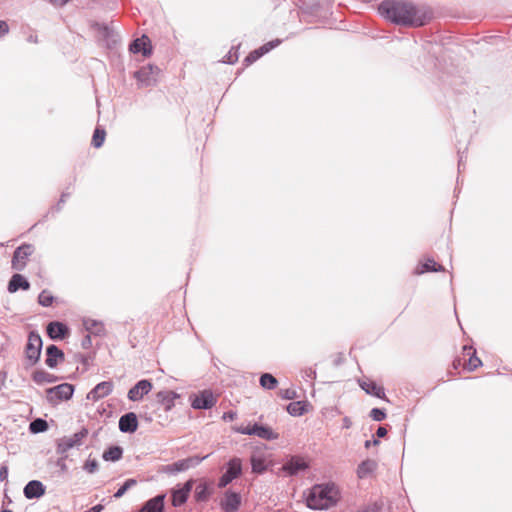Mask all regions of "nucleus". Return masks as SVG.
I'll return each instance as SVG.
<instances>
[{
  "mask_svg": "<svg viewBox=\"0 0 512 512\" xmlns=\"http://www.w3.org/2000/svg\"><path fill=\"white\" fill-rule=\"evenodd\" d=\"M379 13L393 23L406 26H423L428 16L419 11L413 4L397 1L384 0L378 7Z\"/></svg>",
  "mask_w": 512,
  "mask_h": 512,
  "instance_id": "f257e3e1",
  "label": "nucleus"
},
{
  "mask_svg": "<svg viewBox=\"0 0 512 512\" xmlns=\"http://www.w3.org/2000/svg\"><path fill=\"white\" fill-rule=\"evenodd\" d=\"M339 498L338 488L334 484L315 485L307 497V506L311 509H327L336 504Z\"/></svg>",
  "mask_w": 512,
  "mask_h": 512,
  "instance_id": "f03ea898",
  "label": "nucleus"
},
{
  "mask_svg": "<svg viewBox=\"0 0 512 512\" xmlns=\"http://www.w3.org/2000/svg\"><path fill=\"white\" fill-rule=\"evenodd\" d=\"M42 338L37 332H30L28 335V341L25 347V356L29 361L30 365H34L39 361L42 351Z\"/></svg>",
  "mask_w": 512,
  "mask_h": 512,
  "instance_id": "7ed1b4c3",
  "label": "nucleus"
},
{
  "mask_svg": "<svg viewBox=\"0 0 512 512\" xmlns=\"http://www.w3.org/2000/svg\"><path fill=\"white\" fill-rule=\"evenodd\" d=\"M74 393V386L69 383H62L46 390V399L52 404L56 405L61 401L69 400Z\"/></svg>",
  "mask_w": 512,
  "mask_h": 512,
  "instance_id": "20e7f679",
  "label": "nucleus"
},
{
  "mask_svg": "<svg viewBox=\"0 0 512 512\" xmlns=\"http://www.w3.org/2000/svg\"><path fill=\"white\" fill-rule=\"evenodd\" d=\"M242 473V461L240 458L234 457L227 463L225 473L220 477L218 482L219 488H224L234 479L238 478Z\"/></svg>",
  "mask_w": 512,
  "mask_h": 512,
  "instance_id": "39448f33",
  "label": "nucleus"
},
{
  "mask_svg": "<svg viewBox=\"0 0 512 512\" xmlns=\"http://www.w3.org/2000/svg\"><path fill=\"white\" fill-rule=\"evenodd\" d=\"M34 248L30 244H23L19 246L13 254L12 268L17 271H22L26 266L27 258L33 253Z\"/></svg>",
  "mask_w": 512,
  "mask_h": 512,
  "instance_id": "423d86ee",
  "label": "nucleus"
},
{
  "mask_svg": "<svg viewBox=\"0 0 512 512\" xmlns=\"http://www.w3.org/2000/svg\"><path fill=\"white\" fill-rule=\"evenodd\" d=\"M216 404V399L211 391L204 390L191 397V406L194 409H210Z\"/></svg>",
  "mask_w": 512,
  "mask_h": 512,
  "instance_id": "0eeeda50",
  "label": "nucleus"
},
{
  "mask_svg": "<svg viewBox=\"0 0 512 512\" xmlns=\"http://www.w3.org/2000/svg\"><path fill=\"white\" fill-rule=\"evenodd\" d=\"M207 456L202 458L199 457H189L186 459L179 460L173 464L165 466L164 470L168 473H178L188 470L191 467H195L201 463Z\"/></svg>",
  "mask_w": 512,
  "mask_h": 512,
  "instance_id": "6e6552de",
  "label": "nucleus"
},
{
  "mask_svg": "<svg viewBox=\"0 0 512 512\" xmlns=\"http://www.w3.org/2000/svg\"><path fill=\"white\" fill-rule=\"evenodd\" d=\"M241 505V496L239 493L227 490L220 502L224 512H236Z\"/></svg>",
  "mask_w": 512,
  "mask_h": 512,
  "instance_id": "1a4fd4ad",
  "label": "nucleus"
},
{
  "mask_svg": "<svg viewBox=\"0 0 512 512\" xmlns=\"http://www.w3.org/2000/svg\"><path fill=\"white\" fill-rule=\"evenodd\" d=\"M151 389L152 383L149 380H140L128 391V399L131 401H139L144 395L148 394Z\"/></svg>",
  "mask_w": 512,
  "mask_h": 512,
  "instance_id": "9d476101",
  "label": "nucleus"
},
{
  "mask_svg": "<svg viewBox=\"0 0 512 512\" xmlns=\"http://www.w3.org/2000/svg\"><path fill=\"white\" fill-rule=\"evenodd\" d=\"M113 390V383L111 381H103L98 383L88 394L87 399L96 402L108 396Z\"/></svg>",
  "mask_w": 512,
  "mask_h": 512,
  "instance_id": "9b49d317",
  "label": "nucleus"
},
{
  "mask_svg": "<svg viewBox=\"0 0 512 512\" xmlns=\"http://www.w3.org/2000/svg\"><path fill=\"white\" fill-rule=\"evenodd\" d=\"M87 434L88 431L86 429H82L81 431L74 433L72 436L64 437L59 443V449L62 452H66L73 447L81 445L83 438H85Z\"/></svg>",
  "mask_w": 512,
  "mask_h": 512,
  "instance_id": "f8f14e48",
  "label": "nucleus"
},
{
  "mask_svg": "<svg viewBox=\"0 0 512 512\" xmlns=\"http://www.w3.org/2000/svg\"><path fill=\"white\" fill-rule=\"evenodd\" d=\"M158 71L159 69L157 67L149 65L148 67H143L136 71L135 77L144 86H150L156 81L155 75L158 73Z\"/></svg>",
  "mask_w": 512,
  "mask_h": 512,
  "instance_id": "ddd939ff",
  "label": "nucleus"
},
{
  "mask_svg": "<svg viewBox=\"0 0 512 512\" xmlns=\"http://www.w3.org/2000/svg\"><path fill=\"white\" fill-rule=\"evenodd\" d=\"M192 487L193 480H189L181 488L174 490L172 493V505L174 507L183 505L187 501Z\"/></svg>",
  "mask_w": 512,
  "mask_h": 512,
  "instance_id": "4468645a",
  "label": "nucleus"
},
{
  "mask_svg": "<svg viewBox=\"0 0 512 512\" xmlns=\"http://www.w3.org/2000/svg\"><path fill=\"white\" fill-rule=\"evenodd\" d=\"M138 428L137 416L133 412L122 415L119 419V430L123 433H133Z\"/></svg>",
  "mask_w": 512,
  "mask_h": 512,
  "instance_id": "2eb2a0df",
  "label": "nucleus"
},
{
  "mask_svg": "<svg viewBox=\"0 0 512 512\" xmlns=\"http://www.w3.org/2000/svg\"><path fill=\"white\" fill-rule=\"evenodd\" d=\"M23 493L27 499L40 498L45 494V486L41 481L31 480L24 487Z\"/></svg>",
  "mask_w": 512,
  "mask_h": 512,
  "instance_id": "dca6fc26",
  "label": "nucleus"
},
{
  "mask_svg": "<svg viewBox=\"0 0 512 512\" xmlns=\"http://www.w3.org/2000/svg\"><path fill=\"white\" fill-rule=\"evenodd\" d=\"M279 43H280V40H273V41H270V42L264 44L259 49H256V50L252 51L251 53H249V55L246 56V58L244 59V62L246 63V65H250V64L254 63L262 55L268 53L270 50H272L273 48L278 46Z\"/></svg>",
  "mask_w": 512,
  "mask_h": 512,
  "instance_id": "f3484780",
  "label": "nucleus"
},
{
  "mask_svg": "<svg viewBox=\"0 0 512 512\" xmlns=\"http://www.w3.org/2000/svg\"><path fill=\"white\" fill-rule=\"evenodd\" d=\"M45 363L49 368H55L59 361L64 360V353L56 345L52 344L46 348Z\"/></svg>",
  "mask_w": 512,
  "mask_h": 512,
  "instance_id": "a211bd4d",
  "label": "nucleus"
},
{
  "mask_svg": "<svg viewBox=\"0 0 512 512\" xmlns=\"http://www.w3.org/2000/svg\"><path fill=\"white\" fill-rule=\"evenodd\" d=\"M46 331L52 340H59L68 334V327L61 322L53 321L47 325Z\"/></svg>",
  "mask_w": 512,
  "mask_h": 512,
  "instance_id": "6ab92c4d",
  "label": "nucleus"
},
{
  "mask_svg": "<svg viewBox=\"0 0 512 512\" xmlns=\"http://www.w3.org/2000/svg\"><path fill=\"white\" fill-rule=\"evenodd\" d=\"M164 500L165 495L160 494L151 499H149L143 507L139 510V512H163L164 511Z\"/></svg>",
  "mask_w": 512,
  "mask_h": 512,
  "instance_id": "aec40b11",
  "label": "nucleus"
},
{
  "mask_svg": "<svg viewBox=\"0 0 512 512\" xmlns=\"http://www.w3.org/2000/svg\"><path fill=\"white\" fill-rule=\"evenodd\" d=\"M307 468L306 462L298 457H292L287 463L283 465V470L288 475H296L300 471L305 470Z\"/></svg>",
  "mask_w": 512,
  "mask_h": 512,
  "instance_id": "412c9836",
  "label": "nucleus"
},
{
  "mask_svg": "<svg viewBox=\"0 0 512 512\" xmlns=\"http://www.w3.org/2000/svg\"><path fill=\"white\" fill-rule=\"evenodd\" d=\"M360 387L369 395H373L380 399L385 398L384 388L377 385L374 381L363 380L360 382Z\"/></svg>",
  "mask_w": 512,
  "mask_h": 512,
  "instance_id": "4be33fe9",
  "label": "nucleus"
},
{
  "mask_svg": "<svg viewBox=\"0 0 512 512\" xmlns=\"http://www.w3.org/2000/svg\"><path fill=\"white\" fill-rule=\"evenodd\" d=\"M149 39L146 36L135 39L130 45V51L132 53H142L144 56L151 54V47H147Z\"/></svg>",
  "mask_w": 512,
  "mask_h": 512,
  "instance_id": "5701e85b",
  "label": "nucleus"
},
{
  "mask_svg": "<svg viewBox=\"0 0 512 512\" xmlns=\"http://www.w3.org/2000/svg\"><path fill=\"white\" fill-rule=\"evenodd\" d=\"M157 400L164 406L166 411H169L174 406V401L179 395L173 391H160L156 395Z\"/></svg>",
  "mask_w": 512,
  "mask_h": 512,
  "instance_id": "b1692460",
  "label": "nucleus"
},
{
  "mask_svg": "<svg viewBox=\"0 0 512 512\" xmlns=\"http://www.w3.org/2000/svg\"><path fill=\"white\" fill-rule=\"evenodd\" d=\"M29 287V282L21 274H14L8 283V291L10 293H14L20 288L28 290Z\"/></svg>",
  "mask_w": 512,
  "mask_h": 512,
  "instance_id": "393cba45",
  "label": "nucleus"
},
{
  "mask_svg": "<svg viewBox=\"0 0 512 512\" xmlns=\"http://www.w3.org/2000/svg\"><path fill=\"white\" fill-rule=\"evenodd\" d=\"M377 467V463L374 460H365L362 461L357 468V475L359 478L363 479L368 477Z\"/></svg>",
  "mask_w": 512,
  "mask_h": 512,
  "instance_id": "a878e982",
  "label": "nucleus"
},
{
  "mask_svg": "<svg viewBox=\"0 0 512 512\" xmlns=\"http://www.w3.org/2000/svg\"><path fill=\"white\" fill-rule=\"evenodd\" d=\"M83 326L85 330L88 331L90 334L101 335L104 332L103 324L94 319H84Z\"/></svg>",
  "mask_w": 512,
  "mask_h": 512,
  "instance_id": "bb28decb",
  "label": "nucleus"
},
{
  "mask_svg": "<svg viewBox=\"0 0 512 512\" xmlns=\"http://www.w3.org/2000/svg\"><path fill=\"white\" fill-rule=\"evenodd\" d=\"M32 379L37 384L54 383L57 381L56 376L44 370L35 371L32 375Z\"/></svg>",
  "mask_w": 512,
  "mask_h": 512,
  "instance_id": "cd10ccee",
  "label": "nucleus"
},
{
  "mask_svg": "<svg viewBox=\"0 0 512 512\" xmlns=\"http://www.w3.org/2000/svg\"><path fill=\"white\" fill-rule=\"evenodd\" d=\"M255 435L265 440H275L278 438V434L275 433L270 427L259 425L257 423Z\"/></svg>",
  "mask_w": 512,
  "mask_h": 512,
  "instance_id": "c85d7f7f",
  "label": "nucleus"
},
{
  "mask_svg": "<svg viewBox=\"0 0 512 512\" xmlns=\"http://www.w3.org/2000/svg\"><path fill=\"white\" fill-rule=\"evenodd\" d=\"M443 270H444L443 266L437 264L433 259H428L421 266L417 267L416 273L423 274L425 272H438V271H443Z\"/></svg>",
  "mask_w": 512,
  "mask_h": 512,
  "instance_id": "c756f323",
  "label": "nucleus"
},
{
  "mask_svg": "<svg viewBox=\"0 0 512 512\" xmlns=\"http://www.w3.org/2000/svg\"><path fill=\"white\" fill-rule=\"evenodd\" d=\"M123 449L120 446H111L103 453L106 461H117L122 457Z\"/></svg>",
  "mask_w": 512,
  "mask_h": 512,
  "instance_id": "7c9ffc66",
  "label": "nucleus"
},
{
  "mask_svg": "<svg viewBox=\"0 0 512 512\" xmlns=\"http://www.w3.org/2000/svg\"><path fill=\"white\" fill-rule=\"evenodd\" d=\"M278 380L269 373H264L260 377V385L264 389L273 390L277 387Z\"/></svg>",
  "mask_w": 512,
  "mask_h": 512,
  "instance_id": "2f4dec72",
  "label": "nucleus"
},
{
  "mask_svg": "<svg viewBox=\"0 0 512 512\" xmlns=\"http://www.w3.org/2000/svg\"><path fill=\"white\" fill-rule=\"evenodd\" d=\"M287 412L292 416H301L306 412L305 405L300 402H292L287 406Z\"/></svg>",
  "mask_w": 512,
  "mask_h": 512,
  "instance_id": "473e14b6",
  "label": "nucleus"
},
{
  "mask_svg": "<svg viewBox=\"0 0 512 512\" xmlns=\"http://www.w3.org/2000/svg\"><path fill=\"white\" fill-rule=\"evenodd\" d=\"M29 429L32 433L45 432L48 429L46 420L37 418L30 423Z\"/></svg>",
  "mask_w": 512,
  "mask_h": 512,
  "instance_id": "72a5a7b5",
  "label": "nucleus"
},
{
  "mask_svg": "<svg viewBox=\"0 0 512 512\" xmlns=\"http://www.w3.org/2000/svg\"><path fill=\"white\" fill-rule=\"evenodd\" d=\"M106 132L104 129L96 128L92 137V145L95 148H100L105 140Z\"/></svg>",
  "mask_w": 512,
  "mask_h": 512,
  "instance_id": "f704fd0d",
  "label": "nucleus"
},
{
  "mask_svg": "<svg viewBox=\"0 0 512 512\" xmlns=\"http://www.w3.org/2000/svg\"><path fill=\"white\" fill-rule=\"evenodd\" d=\"M251 466H252V471L255 473H262L266 469L264 460L261 457H257V456L251 457Z\"/></svg>",
  "mask_w": 512,
  "mask_h": 512,
  "instance_id": "c9c22d12",
  "label": "nucleus"
},
{
  "mask_svg": "<svg viewBox=\"0 0 512 512\" xmlns=\"http://www.w3.org/2000/svg\"><path fill=\"white\" fill-rule=\"evenodd\" d=\"M136 480L135 479H127L124 484L116 491V493L114 494V497L115 498H120L122 497L126 491L128 489H130L131 487L135 486L136 485Z\"/></svg>",
  "mask_w": 512,
  "mask_h": 512,
  "instance_id": "e433bc0d",
  "label": "nucleus"
},
{
  "mask_svg": "<svg viewBox=\"0 0 512 512\" xmlns=\"http://www.w3.org/2000/svg\"><path fill=\"white\" fill-rule=\"evenodd\" d=\"M38 302L43 307H48L53 302V296L46 290H43L38 296Z\"/></svg>",
  "mask_w": 512,
  "mask_h": 512,
  "instance_id": "4c0bfd02",
  "label": "nucleus"
},
{
  "mask_svg": "<svg viewBox=\"0 0 512 512\" xmlns=\"http://www.w3.org/2000/svg\"><path fill=\"white\" fill-rule=\"evenodd\" d=\"M238 60L237 49L232 47L230 51L223 57L222 62L227 64H234Z\"/></svg>",
  "mask_w": 512,
  "mask_h": 512,
  "instance_id": "58836bf2",
  "label": "nucleus"
},
{
  "mask_svg": "<svg viewBox=\"0 0 512 512\" xmlns=\"http://www.w3.org/2000/svg\"><path fill=\"white\" fill-rule=\"evenodd\" d=\"M370 417L374 421H382V420H384L386 418V412L383 409L373 408L370 411Z\"/></svg>",
  "mask_w": 512,
  "mask_h": 512,
  "instance_id": "ea45409f",
  "label": "nucleus"
},
{
  "mask_svg": "<svg viewBox=\"0 0 512 512\" xmlns=\"http://www.w3.org/2000/svg\"><path fill=\"white\" fill-rule=\"evenodd\" d=\"M481 365H482L481 360L475 355V351H473V353L470 356L469 361H468L469 370L473 371Z\"/></svg>",
  "mask_w": 512,
  "mask_h": 512,
  "instance_id": "a19ab883",
  "label": "nucleus"
},
{
  "mask_svg": "<svg viewBox=\"0 0 512 512\" xmlns=\"http://www.w3.org/2000/svg\"><path fill=\"white\" fill-rule=\"evenodd\" d=\"M235 431L240 434H244V435H255L256 423L253 424L252 426L237 427V428H235Z\"/></svg>",
  "mask_w": 512,
  "mask_h": 512,
  "instance_id": "79ce46f5",
  "label": "nucleus"
},
{
  "mask_svg": "<svg viewBox=\"0 0 512 512\" xmlns=\"http://www.w3.org/2000/svg\"><path fill=\"white\" fill-rule=\"evenodd\" d=\"M84 470L88 473H95L98 470V462L95 459H89L84 465Z\"/></svg>",
  "mask_w": 512,
  "mask_h": 512,
  "instance_id": "37998d69",
  "label": "nucleus"
},
{
  "mask_svg": "<svg viewBox=\"0 0 512 512\" xmlns=\"http://www.w3.org/2000/svg\"><path fill=\"white\" fill-rule=\"evenodd\" d=\"M280 395L283 399L292 400L296 398V391L294 389H285L280 391Z\"/></svg>",
  "mask_w": 512,
  "mask_h": 512,
  "instance_id": "c03bdc74",
  "label": "nucleus"
},
{
  "mask_svg": "<svg viewBox=\"0 0 512 512\" xmlns=\"http://www.w3.org/2000/svg\"><path fill=\"white\" fill-rule=\"evenodd\" d=\"M196 496H197V499H205L206 498V488H205V486L199 485L196 488Z\"/></svg>",
  "mask_w": 512,
  "mask_h": 512,
  "instance_id": "a18cd8bd",
  "label": "nucleus"
},
{
  "mask_svg": "<svg viewBox=\"0 0 512 512\" xmlns=\"http://www.w3.org/2000/svg\"><path fill=\"white\" fill-rule=\"evenodd\" d=\"M303 377L309 378V379H315L316 378V371L313 368H306L303 371Z\"/></svg>",
  "mask_w": 512,
  "mask_h": 512,
  "instance_id": "49530a36",
  "label": "nucleus"
},
{
  "mask_svg": "<svg viewBox=\"0 0 512 512\" xmlns=\"http://www.w3.org/2000/svg\"><path fill=\"white\" fill-rule=\"evenodd\" d=\"M9 32L8 24L5 21L0 20V37L6 35Z\"/></svg>",
  "mask_w": 512,
  "mask_h": 512,
  "instance_id": "de8ad7c7",
  "label": "nucleus"
},
{
  "mask_svg": "<svg viewBox=\"0 0 512 512\" xmlns=\"http://www.w3.org/2000/svg\"><path fill=\"white\" fill-rule=\"evenodd\" d=\"M91 344H92V342H91V337H90V335H86V336L83 338V340H82V343H81L82 347H83L84 349H88V348H90V347H91Z\"/></svg>",
  "mask_w": 512,
  "mask_h": 512,
  "instance_id": "09e8293b",
  "label": "nucleus"
},
{
  "mask_svg": "<svg viewBox=\"0 0 512 512\" xmlns=\"http://www.w3.org/2000/svg\"><path fill=\"white\" fill-rule=\"evenodd\" d=\"M8 478V468L7 466H2L0 468V481H5Z\"/></svg>",
  "mask_w": 512,
  "mask_h": 512,
  "instance_id": "8fccbe9b",
  "label": "nucleus"
},
{
  "mask_svg": "<svg viewBox=\"0 0 512 512\" xmlns=\"http://www.w3.org/2000/svg\"><path fill=\"white\" fill-rule=\"evenodd\" d=\"M236 416H237V415H236V413H235V412H233V411H228V412H225V413L223 414V417H222V418H223L224 420H230V421H232V420H234V419L236 418Z\"/></svg>",
  "mask_w": 512,
  "mask_h": 512,
  "instance_id": "3c124183",
  "label": "nucleus"
},
{
  "mask_svg": "<svg viewBox=\"0 0 512 512\" xmlns=\"http://www.w3.org/2000/svg\"><path fill=\"white\" fill-rule=\"evenodd\" d=\"M55 7L64 6L69 0H48Z\"/></svg>",
  "mask_w": 512,
  "mask_h": 512,
  "instance_id": "603ef678",
  "label": "nucleus"
},
{
  "mask_svg": "<svg viewBox=\"0 0 512 512\" xmlns=\"http://www.w3.org/2000/svg\"><path fill=\"white\" fill-rule=\"evenodd\" d=\"M386 434H387V429L385 427H383V426L378 427V429L376 431L377 437L382 438V437L386 436Z\"/></svg>",
  "mask_w": 512,
  "mask_h": 512,
  "instance_id": "864d4df0",
  "label": "nucleus"
},
{
  "mask_svg": "<svg viewBox=\"0 0 512 512\" xmlns=\"http://www.w3.org/2000/svg\"><path fill=\"white\" fill-rule=\"evenodd\" d=\"M351 425H352V421L350 420V418H349V417H344V418H343V424H342V427H343L344 429H349V428L351 427Z\"/></svg>",
  "mask_w": 512,
  "mask_h": 512,
  "instance_id": "5fc2aeb1",
  "label": "nucleus"
},
{
  "mask_svg": "<svg viewBox=\"0 0 512 512\" xmlns=\"http://www.w3.org/2000/svg\"><path fill=\"white\" fill-rule=\"evenodd\" d=\"M379 443H380V442H379V440H377V439H373V440H367V441H365V444H364V445H365V448H370V447H371V445H378Z\"/></svg>",
  "mask_w": 512,
  "mask_h": 512,
  "instance_id": "6e6d98bb",
  "label": "nucleus"
},
{
  "mask_svg": "<svg viewBox=\"0 0 512 512\" xmlns=\"http://www.w3.org/2000/svg\"><path fill=\"white\" fill-rule=\"evenodd\" d=\"M102 509H103V506L98 504L84 512H100Z\"/></svg>",
  "mask_w": 512,
  "mask_h": 512,
  "instance_id": "4d7b16f0",
  "label": "nucleus"
},
{
  "mask_svg": "<svg viewBox=\"0 0 512 512\" xmlns=\"http://www.w3.org/2000/svg\"><path fill=\"white\" fill-rule=\"evenodd\" d=\"M358 512H378V510L375 507L369 506L359 510Z\"/></svg>",
  "mask_w": 512,
  "mask_h": 512,
  "instance_id": "13d9d810",
  "label": "nucleus"
},
{
  "mask_svg": "<svg viewBox=\"0 0 512 512\" xmlns=\"http://www.w3.org/2000/svg\"><path fill=\"white\" fill-rule=\"evenodd\" d=\"M65 197H66V194H62L59 204L65 202V199H64Z\"/></svg>",
  "mask_w": 512,
  "mask_h": 512,
  "instance_id": "bf43d9fd",
  "label": "nucleus"
},
{
  "mask_svg": "<svg viewBox=\"0 0 512 512\" xmlns=\"http://www.w3.org/2000/svg\"><path fill=\"white\" fill-rule=\"evenodd\" d=\"M464 350H472V347L464 346Z\"/></svg>",
  "mask_w": 512,
  "mask_h": 512,
  "instance_id": "052dcab7",
  "label": "nucleus"
},
{
  "mask_svg": "<svg viewBox=\"0 0 512 512\" xmlns=\"http://www.w3.org/2000/svg\"><path fill=\"white\" fill-rule=\"evenodd\" d=\"M462 163V156H460V159H459V166L461 165Z\"/></svg>",
  "mask_w": 512,
  "mask_h": 512,
  "instance_id": "680f3d73",
  "label": "nucleus"
},
{
  "mask_svg": "<svg viewBox=\"0 0 512 512\" xmlns=\"http://www.w3.org/2000/svg\"><path fill=\"white\" fill-rule=\"evenodd\" d=\"M1 512H13V511H11V510H3Z\"/></svg>",
  "mask_w": 512,
  "mask_h": 512,
  "instance_id": "e2e57ef3",
  "label": "nucleus"
}]
</instances>
